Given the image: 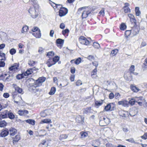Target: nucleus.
<instances>
[{"instance_id": "f257e3e1", "label": "nucleus", "mask_w": 147, "mask_h": 147, "mask_svg": "<svg viewBox=\"0 0 147 147\" xmlns=\"http://www.w3.org/2000/svg\"><path fill=\"white\" fill-rule=\"evenodd\" d=\"M39 6L38 5H35L32 7H30L28 11L30 16L33 18H36L38 15Z\"/></svg>"}, {"instance_id": "f03ea898", "label": "nucleus", "mask_w": 147, "mask_h": 147, "mask_svg": "<svg viewBox=\"0 0 147 147\" xmlns=\"http://www.w3.org/2000/svg\"><path fill=\"white\" fill-rule=\"evenodd\" d=\"M85 7H83L79 8L78 11L79 14L81 12L82 13V16L83 19L86 18L90 13L89 9L88 8H85Z\"/></svg>"}, {"instance_id": "7ed1b4c3", "label": "nucleus", "mask_w": 147, "mask_h": 147, "mask_svg": "<svg viewBox=\"0 0 147 147\" xmlns=\"http://www.w3.org/2000/svg\"><path fill=\"white\" fill-rule=\"evenodd\" d=\"M110 122V120L106 117H103L101 118L99 121L100 126H104L109 124Z\"/></svg>"}, {"instance_id": "20e7f679", "label": "nucleus", "mask_w": 147, "mask_h": 147, "mask_svg": "<svg viewBox=\"0 0 147 147\" xmlns=\"http://www.w3.org/2000/svg\"><path fill=\"white\" fill-rule=\"evenodd\" d=\"M60 10L59 11V15L60 17H62L65 16L68 12V10L67 9L61 7H59Z\"/></svg>"}, {"instance_id": "39448f33", "label": "nucleus", "mask_w": 147, "mask_h": 147, "mask_svg": "<svg viewBox=\"0 0 147 147\" xmlns=\"http://www.w3.org/2000/svg\"><path fill=\"white\" fill-rule=\"evenodd\" d=\"M79 41L82 44L88 45L89 44V41L83 36H81L79 38Z\"/></svg>"}, {"instance_id": "423d86ee", "label": "nucleus", "mask_w": 147, "mask_h": 147, "mask_svg": "<svg viewBox=\"0 0 147 147\" xmlns=\"http://www.w3.org/2000/svg\"><path fill=\"white\" fill-rule=\"evenodd\" d=\"M46 78L44 77H41L39 78L35 82V83L37 86H40L41 85L42 83L45 80Z\"/></svg>"}, {"instance_id": "0eeeda50", "label": "nucleus", "mask_w": 147, "mask_h": 147, "mask_svg": "<svg viewBox=\"0 0 147 147\" xmlns=\"http://www.w3.org/2000/svg\"><path fill=\"white\" fill-rule=\"evenodd\" d=\"M64 43V40L61 38H58L56 40L57 46L59 48L61 49Z\"/></svg>"}, {"instance_id": "6e6552de", "label": "nucleus", "mask_w": 147, "mask_h": 147, "mask_svg": "<svg viewBox=\"0 0 147 147\" xmlns=\"http://www.w3.org/2000/svg\"><path fill=\"white\" fill-rule=\"evenodd\" d=\"M118 103V105H122L124 107H128V101L126 100H122L120 101H119Z\"/></svg>"}, {"instance_id": "1a4fd4ad", "label": "nucleus", "mask_w": 147, "mask_h": 147, "mask_svg": "<svg viewBox=\"0 0 147 147\" xmlns=\"http://www.w3.org/2000/svg\"><path fill=\"white\" fill-rule=\"evenodd\" d=\"M19 65V63H15L13 65L9 67V69L10 71H15L18 69Z\"/></svg>"}, {"instance_id": "9d476101", "label": "nucleus", "mask_w": 147, "mask_h": 147, "mask_svg": "<svg viewBox=\"0 0 147 147\" xmlns=\"http://www.w3.org/2000/svg\"><path fill=\"white\" fill-rule=\"evenodd\" d=\"M76 120L77 122L82 124L84 122V117L81 115H79L76 118Z\"/></svg>"}, {"instance_id": "9b49d317", "label": "nucleus", "mask_w": 147, "mask_h": 147, "mask_svg": "<svg viewBox=\"0 0 147 147\" xmlns=\"http://www.w3.org/2000/svg\"><path fill=\"white\" fill-rule=\"evenodd\" d=\"M7 111L5 110L3 112L0 113V119H3L7 117Z\"/></svg>"}, {"instance_id": "f8f14e48", "label": "nucleus", "mask_w": 147, "mask_h": 147, "mask_svg": "<svg viewBox=\"0 0 147 147\" xmlns=\"http://www.w3.org/2000/svg\"><path fill=\"white\" fill-rule=\"evenodd\" d=\"M28 111L26 110H20L18 112V113L20 115H26L28 113Z\"/></svg>"}, {"instance_id": "ddd939ff", "label": "nucleus", "mask_w": 147, "mask_h": 147, "mask_svg": "<svg viewBox=\"0 0 147 147\" xmlns=\"http://www.w3.org/2000/svg\"><path fill=\"white\" fill-rule=\"evenodd\" d=\"M36 85L34 83V84H31L29 88L30 90L34 92H36V87H37L38 86H36Z\"/></svg>"}, {"instance_id": "4468645a", "label": "nucleus", "mask_w": 147, "mask_h": 147, "mask_svg": "<svg viewBox=\"0 0 147 147\" xmlns=\"http://www.w3.org/2000/svg\"><path fill=\"white\" fill-rule=\"evenodd\" d=\"M113 105V103H110L108 104L106 106L104 109V111H108L110 110L111 111L112 109H111L112 106Z\"/></svg>"}, {"instance_id": "2eb2a0df", "label": "nucleus", "mask_w": 147, "mask_h": 147, "mask_svg": "<svg viewBox=\"0 0 147 147\" xmlns=\"http://www.w3.org/2000/svg\"><path fill=\"white\" fill-rule=\"evenodd\" d=\"M32 34L36 38H40L41 37L40 30L34 32L32 33Z\"/></svg>"}, {"instance_id": "dca6fc26", "label": "nucleus", "mask_w": 147, "mask_h": 147, "mask_svg": "<svg viewBox=\"0 0 147 147\" xmlns=\"http://www.w3.org/2000/svg\"><path fill=\"white\" fill-rule=\"evenodd\" d=\"M9 134L8 131L5 129L3 130L0 133V136L2 137H5Z\"/></svg>"}, {"instance_id": "f3484780", "label": "nucleus", "mask_w": 147, "mask_h": 147, "mask_svg": "<svg viewBox=\"0 0 147 147\" xmlns=\"http://www.w3.org/2000/svg\"><path fill=\"white\" fill-rule=\"evenodd\" d=\"M130 88L131 90L134 92H138L140 90V89L135 86L131 85Z\"/></svg>"}, {"instance_id": "a211bd4d", "label": "nucleus", "mask_w": 147, "mask_h": 147, "mask_svg": "<svg viewBox=\"0 0 147 147\" xmlns=\"http://www.w3.org/2000/svg\"><path fill=\"white\" fill-rule=\"evenodd\" d=\"M10 134L11 136H13L14 135L17 133V130L16 129L11 128L10 129Z\"/></svg>"}, {"instance_id": "6ab92c4d", "label": "nucleus", "mask_w": 147, "mask_h": 147, "mask_svg": "<svg viewBox=\"0 0 147 147\" xmlns=\"http://www.w3.org/2000/svg\"><path fill=\"white\" fill-rule=\"evenodd\" d=\"M15 89L16 91H17L18 93L23 94L24 93L23 90L19 87L16 85L15 86Z\"/></svg>"}, {"instance_id": "aec40b11", "label": "nucleus", "mask_w": 147, "mask_h": 147, "mask_svg": "<svg viewBox=\"0 0 147 147\" xmlns=\"http://www.w3.org/2000/svg\"><path fill=\"white\" fill-rule=\"evenodd\" d=\"M48 143L45 140H44L39 145V147H47Z\"/></svg>"}, {"instance_id": "412c9836", "label": "nucleus", "mask_w": 147, "mask_h": 147, "mask_svg": "<svg viewBox=\"0 0 147 147\" xmlns=\"http://www.w3.org/2000/svg\"><path fill=\"white\" fill-rule=\"evenodd\" d=\"M119 113L120 116L124 117H125L128 114V112L127 111H119Z\"/></svg>"}, {"instance_id": "4be33fe9", "label": "nucleus", "mask_w": 147, "mask_h": 147, "mask_svg": "<svg viewBox=\"0 0 147 147\" xmlns=\"http://www.w3.org/2000/svg\"><path fill=\"white\" fill-rule=\"evenodd\" d=\"M92 113V110L90 107L87 108L85 109L84 111V113L86 114H89Z\"/></svg>"}, {"instance_id": "5701e85b", "label": "nucleus", "mask_w": 147, "mask_h": 147, "mask_svg": "<svg viewBox=\"0 0 147 147\" xmlns=\"http://www.w3.org/2000/svg\"><path fill=\"white\" fill-rule=\"evenodd\" d=\"M48 114V112L47 110H45L42 111L40 113V115L41 117H45L47 116Z\"/></svg>"}, {"instance_id": "b1692460", "label": "nucleus", "mask_w": 147, "mask_h": 147, "mask_svg": "<svg viewBox=\"0 0 147 147\" xmlns=\"http://www.w3.org/2000/svg\"><path fill=\"white\" fill-rule=\"evenodd\" d=\"M53 60L52 59L50 58L48 59L47 61V62L46 63L49 67H50L54 65L52 64V63H53Z\"/></svg>"}, {"instance_id": "393cba45", "label": "nucleus", "mask_w": 147, "mask_h": 147, "mask_svg": "<svg viewBox=\"0 0 147 147\" xmlns=\"http://www.w3.org/2000/svg\"><path fill=\"white\" fill-rule=\"evenodd\" d=\"M137 99H135V97L134 98H132L128 101L129 104L133 105L134 104L135 102H137Z\"/></svg>"}, {"instance_id": "a878e982", "label": "nucleus", "mask_w": 147, "mask_h": 147, "mask_svg": "<svg viewBox=\"0 0 147 147\" xmlns=\"http://www.w3.org/2000/svg\"><path fill=\"white\" fill-rule=\"evenodd\" d=\"M56 91V89L55 87H53L51 89V90L49 92V94L51 95L54 94Z\"/></svg>"}, {"instance_id": "bb28decb", "label": "nucleus", "mask_w": 147, "mask_h": 147, "mask_svg": "<svg viewBox=\"0 0 147 147\" xmlns=\"http://www.w3.org/2000/svg\"><path fill=\"white\" fill-rule=\"evenodd\" d=\"M52 122H51V119H45L42 120L41 122L40 123H51Z\"/></svg>"}, {"instance_id": "cd10ccee", "label": "nucleus", "mask_w": 147, "mask_h": 147, "mask_svg": "<svg viewBox=\"0 0 147 147\" xmlns=\"http://www.w3.org/2000/svg\"><path fill=\"white\" fill-rule=\"evenodd\" d=\"M68 84L66 80H63V81H62L61 83H60L59 86L64 87L67 86Z\"/></svg>"}, {"instance_id": "c85d7f7f", "label": "nucleus", "mask_w": 147, "mask_h": 147, "mask_svg": "<svg viewBox=\"0 0 147 147\" xmlns=\"http://www.w3.org/2000/svg\"><path fill=\"white\" fill-rule=\"evenodd\" d=\"M68 137V136L65 134L61 135L59 136V139L61 140H63L66 139Z\"/></svg>"}, {"instance_id": "c756f323", "label": "nucleus", "mask_w": 147, "mask_h": 147, "mask_svg": "<svg viewBox=\"0 0 147 147\" xmlns=\"http://www.w3.org/2000/svg\"><path fill=\"white\" fill-rule=\"evenodd\" d=\"M80 134L81 135V136L82 138H84L88 136V134L85 132H81L80 133Z\"/></svg>"}, {"instance_id": "7c9ffc66", "label": "nucleus", "mask_w": 147, "mask_h": 147, "mask_svg": "<svg viewBox=\"0 0 147 147\" xmlns=\"http://www.w3.org/2000/svg\"><path fill=\"white\" fill-rule=\"evenodd\" d=\"M135 11L136 16H139L140 15L141 12L139 10V7H136L135 8Z\"/></svg>"}, {"instance_id": "2f4dec72", "label": "nucleus", "mask_w": 147, "mask_h": 147, "mask_svg": "<svg viewBox=\"0 0 147 147\" xmlns=\"http://www.w3.org/2000/svg\"><path fill=\"white\" fill-rule=\"evenodd\" d=\"M118 52V50L117 49H115L111 51V54L113 56L116 55Z\"/></svg>"}, {"instance_id": "473e14b6", "label": "nucleus", "mask_w": 147, "mask_h": 147, "mask_svg": "<svg viewBox=\"0 0 147 147\" xmlns=\"http://www.w3.org/2000/svg\"><path fill=\"white\" fill-rule=\"evenodd\" d=\"M126 28V25L125 23H123L120 25V28L121 30H123L125 29Z\"/></svg>"}, {"instance_id": "72a5a7b5", "label": "nucleus", "mask_w": 147, "mask_h": 147, "mask_svg": "<svg viewBox=\"0 0 147 147\" xmlns=\"http://www.w3.org/2000/svg\"><path fill=\"white\" fill-rule=\"evenodd\" d=\"M28 30V27L27 26H23L21 32L22 33L26 32Z\"/></svg>"}, {"instance_id": "f704fd0d", "label": "nucleus", "mask_w": 147, "mask_h": 147, "mask_svg": "<svg viewBox=\"0 0 147 147\" xmlns=\"http://www.w3.org/2000/svg\"><path fill=\"white\" fill-rule=\"evenodd\" d=\"M32 73V69H30L26 71L25 73H24L25 76H28Z\"/></svg>"}, {"instance_id": "c9c22d12", "label": "nucleus", "mask_w": 147, "mask_h": 147, "mask_svg": "<svg viewBox=\"0 0 147 147\" xmlns=\"http://www.w3.org/2000/svg\"><path fill=\"white\" fill-rule=\"evenodd\" d=\"M53 60V63L52 64H55L59 60V57L57 56H55L54 58L52 59Z\"/></svg>"}, {"instance_id": "e433bc0d", "label": "nucleus", "mask_w": 147, "mask_h": 147, "mask_svg": "<svg viewBox=\"0 0 147 147\" xmlns=\"http://www.w3.org/2000/svg\"><path fill=\"white\" fill-rule=\"evenodd\" d=\"M24 76H25V74L24 73L22 74H19L16 76V78L17 79L20 80L23 78Z\"/></svg>"}, {"instance_id": "4c0bfd02", "label": "nucleus", "mask_w": 147, "mask_h": 147, "mask_svg": "<svg viewBox=\"0 0 147 147\" xmlns=\"http://www.w3.org/2000/svg\"><path fill=\"white\" fill-rule=\"evenodd\" d=\"M20 138V136L19 135H16L15 137L14 140H13V143H14V142H18Z\"/></svg>"}, {"instance_id": "58836bf2", "label": "nucleus", "mask_w": 147, "mask_h": 147, "mask_svg": "<svg viewBox=\"0 0 147 147\" xmlns=\"http://www.w3.org/2000/svg\"><path fill=\"white\" fill-rule=\"evenodd\" d=\"M124 11L125 13H127L130 11V10L128 7L127 6V5L125 6L124 8Z\"/></svg>"}, {"instance_id": "ea45409f", "label": "nucleus", "mask_w": 147, "mask_h": 147, "mask_svg": "<svg viewBox=\"0 0 147 147\" xmlns=\"http://www.w3.org/2000/svg\"><path fill=\"white\" fill-rule=\"evenodd\" d=\"M82 59L81 58L79 57L76 59L74 61V63L77 65L79 64L81 62Z\"/></svg>"}, {"instance_id": "a19ab883", "label": "nucleus", "mask_w": 147, "mask_h": 147, "mask_svg": "<svg viewBox=\"0 0 147 147\" xmlns=\"http://www.w3.org/2000/svg\"><path fill=\"white\" fill-rule=\"evenodd\" d=\"M6 123L4 121H1L0 122V127H4L6 126Z\"/></svg>"}, {"instance_id": "79ce46f5", "label": "nucleus", "mask_w": 147, "mask_h": 147, "mask_svg": "<svg viewBox=\"0 0 147 147\" xmlns=\"http://www.w3.org/2000/svg\"><path fill=\"white\" fill-rule=\"evenodd\" d=\"M27 123L31 124L32 125H34L35 124V121L32 119H28L26 121Z\"/></svg>"}, {"instance_id": "37998d69", "label": "nucleus", "mask_w": 147, "mask_h": 147, "mask_svg": "<svg viewBox=\"0 0 147 147\" xmlns=\"http://www.w3.org/2000/svg\"><path fill=\"white\" fill-rule=\"evenodd\" d=\"M16 52V50L14 48H12L9 51V53L10 54L12 55L15 54Z\"/></svg>"}, {"instance_id": "c03bdc74", "label": "nucleus", "mask_w": 147, "mask_h": 147, "mask_svg": "<svg viewBox=\"0 0 147 147\" xmlns=\"http://www.w3.org/2000/svg\"><path fill=\"white\" fill-rule=\"evenodd\" d=\"M105 8H102L100 11L99 14H100V15L102 16H104L105 15Z\"/></svg>"}, {"instance_id": "a18cd8bd", "label": "nucleus", "mask_w": 147, "mask_h": 147, "mask_svg": "<svg viewBox=\"0 0 147 147\" xmlns=\"http://www.w3.org/2000/svg\"><path fill=\"white\" fill-rule=\"evenodd\" d=\"M28 63L30 66H34L36 64V62L33 60H30L29 61Z\"/></svg>"}, {"instance_id": "49530a36", "label": "nucleus", "mask_w": 147, "mask_h": 147, "mask_svg": "<svg viewBox=\"0 0 147 147\" xmlns=\"http://www.w3.org/2000/svg\"><path fill=\"white\" fill-rule=\"evenodd\" d=\"M55 55V53L53 51L49 52L47 54V56L48 57H53Z\"/></svg>"}, {"instance_id": "de8ad7c7", "label": "nucleus", "mask_w": 147, "mask_h": 147, "mask_svg": "<svg viewBox=\"0 0 147 147\" xmlns=\"http://www.w3.org/2000/svg\"><path fill=\"white\" fill-rule=\"evenodd\" d=\"M135 70V66L134 65H131L130 67L129 71L131 73H133Z\"/></svg>"}, {"instance_id": "09e8293b", "label": "nucleus", "mask_w": 147, "mask_h": 147, "mask_svg": "<svg viewBox=\"0 0 147 147\" xmlns=\"http://www.w3.org/2000/svg\"><path fill=\"white\" fill-rule=\"evenodd\" d=\"M40 30V29L37 27H34L32 29V31L34 32Z\"/></svg>"}, {"instance_id": "8fccbe9b", "label": "nucleus", "mask_w": 147, "mask_h": 147, "mask_svg": "<svg viewBox=\"0 0 147 147\" xmlns=\"http://www.w3.org/2000/svg\"><path fill=\"white\" fill-rule=\"evenodd\" d=\"M103 103L102 101H96L95 102V104L96 106H100Z\"/></svg>"}, {"instance_id": "3c124183", "label": "nucleus", "mask_w": 147, "mask_h": 147, "mask_svg": "<svg viewBox=\"0 0 147 147\" xmlns=\"http://www.w3.org/2000/svg\"><path fill=\"white\" fill-rule=\"evenodd\" d=\"M93 46L96 48H98L100 47V45L97 42L94 43L93 45Z\"/></svg>"}, {"instance_id": "603ef678", "label": "nucleus", "mask_w": 147, "mask_h": 147, "mask_svg": "<svg viewBox=\"0 0 147 147\" xmlns=\"http://www.w3.org/2000/svg\"><path fill=\"white\" fill-rule=\"evenodd\" d=\"M69 32V30L67 29H66L65 30L62 31V32L63 35H65L66 33H68Z\"/></svg>"}, {"instance_id": "864d4df0", "label": "nucleus", "mask_w": 147, "mask_h": 147, "mask_svg": "<svg viewBox=\"0 0 147 147\" xmlns=\"http://www.w3.org/2000/svg\"><path fill=\"white\" fill-rule=\"evenodd\" d=\"M9 117L11 119H13L14 118V115L11 113H9L8 114Z\"/></svg>"}, {"instance_id": "5fc2aeb1", "label": "nucleus", "mask_w": 147, "mask_h": 147, "mask_svg": "<svg viewBox=\"0 0 147 147\" xmlns=\"http://www.w3.org/2000/svg\"><path fill=\"white\" fill-rule=\"evenodd\" d=\"M5 54L3 53H0V60H2L5 58Z\"/></svg>"}, {"instance_id": "6e6d98bb", "label": "nucleus", "mask_w": 147, "mask_h": 147, "mask_svg": "<svg viewBox=\"0 0 147 147\" xmlns=\"http://www.w3.org/2000/svg\"><path fill=\"white\" fill-rule=\"evenodd\" d=\"M87 59L89 60L92 61L94 59V57L92 55H89L87 57Z\"/></svg>"}, {"instance_id": "4d7b16f0", "label": "nucleus", "mask_w": 147, "mask_h": 147, "mask_svg": "<svg viewBox=\"0 0 147 147\" xmlns=\"http://www.w3.org/2000/svg\"><path fill=\"white\" fill-rule=\"evenodd\" d=\"M141 138L143 139L146 140L147 139V132L145 133L143 136H141Z\"/></svg>"}, {"instance_id": "13d9d810", "label": "nucleus", "mask_w": 147, "mask_h": 147, "mask_svg": "<svg viewBox=\"0 0 147 147\" xmlns=\"http://www.w3.org/2000/svg\"><path fill=\"white\" fill-rule=\"evenodd\" d=\"M135 99H137V102L138 101H141L144 99L143 98L142 96H140L139 97H135Z\"/></svg>"}, {"instance_id": "bf43d9fd", "label": "nucleus", "mask_w": 147, "mask_h": 147, "mask_svg": "<svg viewBox=\"0 0 147 147\" xmlns=\"http://www.w3.org/2000/svg\"><path fill=\"white\" fill-rule=\"evenodd\" d=\"M61 7V5H60L56 4L53 7L55 9H60L59 7Z\"/></svg>"}, {"instance_id": "052dcab7", "label": "nucleus", "mask_w": 147, "mask_h": 147, "mask_svg": "<svg viewBox=\"0 0 147 147\" xmlns=\"http://www.w3.org/2000/svg\"><path fill=\"white\" fill-rule=\"evenodd\" d=\"M82 84V81L80 80H78L77 81L76 83V85L77 86H79Z\"/></svg>"}, {"instance_id": "680f3d73", "label": "nucleus", "mask_w": 147, "mask_h": 147, "mask_svg": "<svg viewBox=\"0 0 147 147\" xmlns=\"http://www.w3.org/2000/svg\"><path fill=\"white\" fill-rule=\"evenodd\" d=\"M59 27L61 29H63L65 27V25L63 23H61L60 24Z\"/></svg>"}, {"instance_id": "e2e57ef3", "label": "nucleus", "mask_w": 147, "mask_h": 147, "mask_svg": "<svg viewBox=\"0 0 147 147\" xmlns=\"http://www.w3.org/2000/svg\"><path fill=\"white\" fill-rule=\"evenodd\" d=\"M114 95L113 93L111 92L110 93L109 96V98L110 99H112L114 97Z\"/></svg>"}, {"instance_id": "0e129e2a", "label": "nucleus", "mask_w": 147, "mask_h": 147, "mask_svg": "<svg viewBox=\"0 0 147 147\" xmlns=\"http://www.w3.org/2000/svg\"><path fill=\"white\" fill-rule=\"evenodd\" d=\"M115 96L116 99H119L121 95L119 93H116L115 94Z\"/></svg>"}, {"instance_id": "69168bd1", "label": "nucleus", "mask_w": 147, "mask_h": 147, "mask_svg": "<svg viewBox=\"0 0 147 147\" xmlns=\"http://www.w3.org/2000/svg\"><path fill=\"white\" fill-rule=\"evenodd\" d=\"M130 34L131 32L130 30L126 31L125 33V35H126V36H128Z\"/></svg>"}, {"instance_id": "338daca9", "label": "nucleus", "mask_w": 147, "mask_h": 147, "mask_svg": "<svg viewBox=\"0 0 147 147\" xmlns=\"http://www.w3.org/2000/svg\"><path fill=\"white\" fill-rule=\"evenodd\" d=\"M44 50V49H43L42 48L40 47L38 51V52L40 54H41L43 52Z\"/></svg>"}, {"instance_id": "774afa93", "label": "nucleus", "mask_w": 147, "mask_h": 147, "mask_svg": "<svg viewBox=\"0 0 147 147\" xmlns=\"http://www.w3.org/2000/svg\"><path fill=\"white\" fill-rule=\"evenodd\" d=\"M54 33V31L53 30H51L50 32V36L51 37H53V35Z\"/></svg>"}]
</instances>
